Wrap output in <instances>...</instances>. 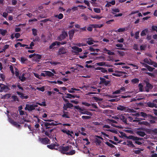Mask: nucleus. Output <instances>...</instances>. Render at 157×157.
<instances>
[{
	"label": "nucleus",
	"instance_id": "obj_1",
	"mask_svg": "<svg viewBox=\"0 0 157 157\" xmlns=\"http://www.w3.org/2000/svg\"><path fill=\"white\" fill-rule=\"evenodd\" d=\"M43 72L44 73H41L40 75L36 73H34V74L35 77L40 79H41V76H43L44 77H45L46 76L52 77L54 76V74L50 71H44Z\"/></svg>",
	"mask_w": 157,
	"mask_h": 157
},
{
	"label": "nucleus",
	"instance_id": "obj_2",
	"mask_svg": "<svg viewBox=\"0 0 157 157\" xmlns=\"http://www.w3.org/2000/svg\"><path fill=\"white\" fill-rule=\"evenodd\" d=\"M117 109L118 110L123 111L125 112L133 113L134 111L133 109H130L128 107L123 106L121 105H118L117 107Z\"/></svg>",
	"mask_w": 157,
	"mask_h": 157
},
{
	"label": "nucleus",
	"instance_id": "obj_3",
	"mask_svg": "<svg viewBox=\"0 0 157 157\" xmlns=\"http://www.w3.org/2000/svg\"><path fill=\"white\" fill-rule=\"evenodd\" d=\"M71 147V146L69 145L66 147L61 146L59 147L58 146L56 148V150H58L63 154H65L66 155V153L67 152V151L69 150Z\"/></svg>",
	"mask_w": 157,
	"mask_h": 157
},
{
	"label": "nucleus",
	"instance_id": "obj_4",
	"mask_svg": "<svg viewBox=\"0 0 157 157\" xmlns=\"http://www.w3.org/2000/svg\"><path fill=\"white\" fill-rule=\"evenodd\" d=\"M10 86L9 85H6L4 84L0 83V92H2L3 91L6 92L10 90V89L9 87Z\"/></svg>",
	"mask_w": 157,
	"mask_h": 157
},
{
	"label": "nucleus",
	"instance_id": "obj_5",
	"mask_svg": "<svg viewBox=\"0 0 157 157\" xmlns=\"http://www.w3.org/2000/svg\"><path fill=\"white\" fill-rule=\"evenodd\" d=\"M140 115L145 118H148L149 119L155 120L156 118V117H154L152 116L150 114H147L145 113H144L143 112H141L140 113Z\"/></svg>",
	"mask_w": 157,
	"mask_h": 157
},
{
	"label": "nucleus",
	"instance_id": "obj_6",
	"mask_svg": "<svg viewBox=\"0 0 157 157\" xmlns=\"http://www.w3.org/2000/svg\"><path fill=\"white\" fill-rule=\"evenodd\" d=\"M39 140L41 143L45 145L49 144L51 142L50 140L47 137L44 138H41L40 137L39 138Z\"/></svg>",
	"mask_w": 157,
	"mask_h": 157
},
{
	"label": "nucleus",
	"instance_id": "obj_7",
	"mask_svg": "<svg viewBox=\"0 0 157 157\" xmlns=\"http://www.w3.org/2000/svg\"><path fill=\"white\" fill-rule=\"evenodd\" d=\"M124 115H126V114L124 113L119 115L118 117L116 118L117 119H120L121 120L124 124H127V117L124 116Z\"/></svg>",
	"mask_w": 157,
	"mask_h": 157
},
{
	"label": "nucleus",
	"instance_id": "obj_8",
	"mask_svg": "<svg viewBox=\"0 0 157 157\" xmlns=\"http://www.w3.org/2000/svg\"><path fill=\"white\" fill-rule=\"evenodd\" d=\"M68 34L65 32H63L58 37V40L59 41H61L64 40L67 36Z\"/></svg>",
	"mask_w": 157,
	"mask_h": 157
},
{
	"label": "nucleus",
	"instance_id": "obj_9",
	"mask_svg": "<svg viewBox=\"0 0 157 157\" xmlns=\"http://www.w3.org/2000/svg\"><path fill=\"white\" fill-rule=\"evenodd\" d=\"M146 83V86L145 87V90L147 92H148L150 90H151L153 88V86L148 82H147Z\"/></svg>",
	"mask_w": 157,
	"mask_h": 157
},
{
	"label": "nucleus",
	"instance_id": "obj_10",
	"mask_svg": "<svg viewBox=\"0 0 157 157\" xmlns=\"http://www.w3.org/2000/svg\"><path fill=\"white\" fill-rule=\"evenodd\" d=\"M35 108H34L33 107V105H29L26 104L25 107V109L26 110H28L29 111H31L32 110H34Z\"/></svg>",
	"mask_w": 157,
	"mask_h": 157
},
{
	"label": "nucleus",
	"instance_id": "obj_11",
	"mask_svg": "<svg viewBox=\"0 0 157 157\" xmlns=\"http://www.w3.org/2000/svg\"><path fill=\"white\" fill-rule=\"evenodd\" d=\"M67 52V50L65 48L62 47L59 49L58 54L61 55V54H65Z\"/></svg>",
	"mask_w": 157,
	"mask_h": 157
},
{
	"label": "nucleus",
	"instance_id": "obj_12",
	"mask_svg": "<svg viewBox=\"0 0 157 157\" xmlns=\"http://www.w3.org/2000/svg\"><path fill=\"white\" fill-rule=\"evenodd\" d=\"M74 108L75 109L78 110L79 112L81 114H83V113H85L86 111L84 108H81L79 106H75Z\"/></svg>",
	"mask_w": 157,
	"mask_h": 157
},
{
	"label": "nucleus",
	"instance_id": "obj_13",
	"mask_svg": "<svg viewBox=\"0 0 157 157\" xmlns=\"http://www.w3.org/2000/svg\"><path fill=\"white\" fill-rule=\"evenodd\" d=\"M72 49L75 51V52L76 53L81 52L82 51V49L81 48H79L75 46L72 47Z\"/></svg>",
	"mask_w": 157,
	"mask_h": 157
},
{
	"label": "nucleus",
	"instance_id": "obj_14",
	"mask_svg": "<svg viewBox=\"0 0 157 157\" xmlns=\"http://www.w3.org/2000/svg\"><path fill=\"white\" fill-rule=\"evenodd\" d=\"M59 146L58 144H52L50 145H47V147L51 149H56V148L55 147L57 146V147Z\"/></svg>",
	"mask_w": 157,
	"mask_h": 157
},
{
	"label": "nucleus",
	"instance_id": "obj_15",
	"mask_svg": "<svg viewBox=\"0 0 157 157\" xmlns=\"http://www.w3.org/2000/svg\"><path fill=\"white\" fill-rule=\"evenodd\" d=\"M115 72L117 73V74L116 73H113L112 75L114 76H117V77H120L122 76V75L120 74H125V73L124 72L119 71H115Z\"/></svg>",
	"mask_w": 157,
	"mask_h": 157
},
{
	"label": "nucleus",
	"instance_id": "obj_16",
	"mask_svg": "<svg viewBox=\"0 0 157 157\" xmlns=\"http://www.w3.org/2000/svg\"><path fill=\"white\" fill-rule=\"evenodd\" d=\"M156 104L154 103L153 102H148L146 103V106L148 107L151 108H153L155 107Z\"/></svg>",
	"mask_w": 157,
	"mask_h": 157
},
{
	"label": "nucleus",
	"instance_id": "obj_17",
	"mask_svg": "<svg viewBox=\"0 0 157 157\" xmlns=\"http://www.w3.org/2000/svg\"><path fill=\"white\" fill-rule=\"evenodd\" d=\"M138 125H144L147 126H150V124L149 123L146 121H141L140 120L139 122L138 123Z\"/></svg>",
	"mask_w": 157,
	"mask_h": 157
},
{
	"label": "nucleus",
	"instance_id": "obj_18",
	"mask_svg": "<svg viewBox=\"0 0 157 157\" xmlns=\"http://www.w3.org/2000/svg\"><path fill=\"white\" fill-rule=\"evenodd\" d=\"M136 133L138 136L142 137H144L146 135L144 132L140 131H137Z\"/></svg>",
	"mask_w": 157,
	"mask_h": 157
},
{
	"label": "nucleus",
	"instance_id": "obj_19",
	"mask_svg": "<svg viewBox=\"0 0 157 157\" xmlns=\"http://www.w3.org/2000/svg\"><path fill=\"white\" fill-rule=\"evenodd\" d=\"M103 51L104 52L105 51L107 52V54L110 56L114 55L115 54L114 52H111L110 50L107 49L106 48H104L103 49Z\"/></svg>",
	"mask_w": 157,
	"mask_h": 157
},
{
	"label": "nucleus",
	"instance_id": "obj_20",
	"mask_svg": "<svg viewBox=\"0 0 157 157\" xmlns=\"http://www.w3.org/2000/svg\"><path fill=\"white\" fill-rule=\"evenodd\" d=\"M143 61L144 63H146L148 64L152 65V63H151V62H152V61H151L150 59H148L147 58H145L144 59Z\"/></svg>",
	"mask_w": 157,
	"mask_h": 157
},
{
	"label": "nucleus",
	"instance_id": "obj_21",
	"mask_svg": "<svg viewBox=\"0 0 157 157\" xmlns=\"http://www.w3.org/2000/svg\"><path fill=\"white\" fill-rule=\"evenodd\" d=\"M127 146H130V147H132V148L135 147V146L133 144L132 142V141L130 140H127Z\"/></svg>",
	"mask_w": 157,
	"mask_h": 157
},
{
	"label": "nucleus",
	"instance_id": "obj_22",
	"mask_svg": "<svg viewBox=\"0 0 157 157\" xmlns=\"http://www.w3.org/2000/svg\"><path fill=\"white\" fill-rule=\"evenodd\" d=\"M61 131L62 132L68 135L69 136L71 137L72 136V135L70 133V131L69 130H67L64 129H63L61 130Z\"/></svg>",
	"mask_w": 157,
	"mask_h": 157
},
{
	"label": "nucleus",
	"instance_id": "obj_23",
	"mask_svg": "<svg viewBox=\"0 0 157 157\" xmlns=\"http://www.w3.org/2000/svg\"><path fill=\"white\" fill-rule=\"evenodd\" d=\"M148 29H145L143 30L140 33V35L141 36H144L146 35V33L148 32Z\"/></svg>",
	"mask_w": 157,
	"mask_h": 157
},
{
	"label": "nucleus",
	"instance_id": "obj_24",
	"mask_svg": "<svg viewBox=\"0 0 157 157\" xmlns=\"http://www.w3.org/2000/svg\"><path fill=\"white\" fill-rule=\"evenodd\" d=\"M91 25L92 26V27L94 28H100L103 26V25L102 24H92V25Z\"/></svg>",
	"mask_w": 157,
	"mask_h": 157
},
{
	"label": "nucleus",
	"instance_id": "obj_25",
	"mask_svg": "<svg viewBox=\"0 0 157 157\" xmlns=\"http://www.w3.org/2000/svg\"><path fill=\"white\" fill-rule=\"evenodd\" d=\"M132 138V140H143V138H142L138 137H137L135 136H132V137H131Z\"/></svg>",
	"mask_w": 157,
	"mask_h": 157
},
{
	"label": "nucleus",
	"instance_id": "obj_26",
	"mask_svg": "<svg viewBox=\"0 0 157 157\" xmlns=\"http://www.w3.org/2000/svg\"><path fill=\"white\" fill-rule=\"evenodd\" d=\"M121 133L122 135L123 136L125 137L127 139L132 140V138H131V137H132V135H130L128 136H127L125 133H124L123 132H121Z\"/></svg>",
	"mask_w": 157,
	"mask_h": 157
},
{
	"label": "nucleus",
	"instance_id": "obj_27",
	"mask_svg": "<svg viewBox=\"0 0 157 157\" xmlns=\"http://www.w3.org/2000/svg\"><path fill=\"white\" fill-rule=\"evenodd\" d=\"M55 17L58 18L59 19H62L63 17V14L60 13L58 15H56L54 16Z\"/></svg>",
	"mask_w": 157,
	"mask_h": 157
},
{
	"label": "nucleus",
	"instance_id": "obj_28",
	"mask_svg": "<svg viewBox=\"0 0 157 157\" xmlns=\"http://www.w3.org/2000/svg\"><path fill=\"white\" fill-rule=\"evenodd\" d=\"M112 13L113 14H115V13L114 12L118 13L120 11V10L118 8H113L112 9Z\"/></svg>",
	"mask_w": 157,
	"mask_h": 157
},
{
	"label": "nucleus",
	"instance_id": "obj_29",
	"mask_svg": "<svg viewBox=\"0 0 157 157\" xmlns=\"http://www.w3.org/2000/svg\"><path fill=\"white\" fill-rule=\"evenodd\" d=\"M63 112L64 114H63L62 116L63 117H65L66 118H70V117L69 116V115H67V113H68L67 112H65L64 111H63Z\"/></svg>",
	"mask_w": 157,
	"mask_h": 157
},
{
	"label": "nucleus",
	"instance_id": "obj_30",
	"mask_svg": "<svg viewBox=\"0 0 157 157\" xmlns=\"http://www.w3.org/2000/svg\"><path fill=\"white\" fill-rule=\"evenodd\" d=\"M83 148L84 149V150L83 151V152L85 154L89 153V151L87 147H86L85 145H84Z\"/></svg>",
	"mask_w": 157,
	"mask_h": 157
},
{
	"label": "nucleus",
	"instance_id": "obj_31",
	"mask_svg": "<svg viewBox=\"0 0 157 157\" xmlns=\"http://www.w3.org/2000/svg\"><path fill=\"white\" fill-rule=\"evenodd\" d=\"M75 150H72L71 151L69 152H67L66 153V155H72L75 154Z\"/></svg>",
	"mask_w": 157,
	"mask_h": 157
},
{
	"label": "nucleus",
	"instance_id": "obj_32",
	"mask_svg": "<svg viewBox=\"0 0 157 157\" xmlns=\"http://www.w3.org/2000/svg\"><path fill=\"white\" fill-rule=\"evenodd\" d=\"M91 17L92 18L97 19L98 20H99V19H101V18H102V17L99 16L98 15H96L95 16H93L92 15L91 16Z\"/></svg>",
	"mask_w": 157,
	"mask_h": 157
},
{
	"label": "nucleus",
	"instance_id": "obj_33",
	"mask_svg": "<svg viewBox=\"0 0 157 157\" xmlns=\"http://www.w3.org/2000/svg\"><path fill=\"white\" fill-rule=\"evenodd\" d=\"M146 68H147V70H148L149 71L152 72V71L154 69H155L154 68L150 66H149V65H147V66Z\"/></svg>",
	"mask_w": 157,
	"mask_h": 157
},
{
	"label": "nucleus",
	"instance_id": "obj_34",
	"mask_svg": "<svg viewBox=\"0 0 157 157\" xmlns=\"http://www.w3.org/2000/svg\"><path fill=\"white\" fill-rule=\"evenodd\" d=\"M125 31V28H120L118 30L115 31L116 32H122Z\"/></svg>",
	"mask_w": 157,
	"mask_h": 157
},
{
	"label": "nucleus",
	"instance_id": "obj_35",
	"mask_svg": "<svg viewBox=\"0 0 157 157\" xmlns=\"http://www.w3.org/2000/svg\"><path fill=\"white\" fill-rule=\"evenodd\" d=\"M19 78L22 82H23L25 80V78L24 77V74H23L21 77L20 76H19Z\"/></svg>",
	"mask_w": 157,
	"mask_h": 157
},
{
	"label": "nucleus",
	"instance_id": "obj_36",
	"mask_svg": "<svg viewBox=\"0 0 157 157\" xmlns=\"http://www.w3.org/2000/svg\"><path fill=\"white\" fill-rule=\"evenodd\" d=\"M143 151V149H140V150H134L133 151L135 154L139 155L140 154L141 151Z\"/></svg>",
	"mask_w": 157,
	"mask_h": 157
},
{
	"label": "nucleus",
	"instance_id": "obj_37",
	"mask_svg": "<svg viewBox=\"0 0 157 157\" xmlns=\"http://www.w3.org/2000/svg\"><path fill=\"white\" fill-rule=\"evenodd\" d=\"M95 141L97 145H100L101 143V140L97 138H95Z\"/></svg>",
	"mask_w": 157,
	"mask_h": 157
},
{
	"label": "nucleus",
	"instance_id": "obj_38",
	"mask_svg": "<svg viewBox=\"0 0 157 157\" xmlns=\"http://www.w3.org/2000/svg\"><path fill=\"white\" fill-rule=\"evenodd\" d=\"M36 104H38V105L40 106H45L46 105V102L45 101L42 102V103H40L39 102H36Z\"/></svg>",
	"mask_w": 157,
	"mask_h": 157
},
{
	"label": "nucleus",
	"instance_id": "obj_39",
	"mask_svg": "<svg viewBox=\"0 0 157 157\" xmlns=\"http://www.w3.org/2000/svg\"><path fill=\"white\" fill-rule=\"evenodd\" d=\"M41 122L42 123H43V124H41V125L42 126H43V124H44V126L45 127V129H48L50 128H51V126H49L48 125H47V126H46L45 125V124H46V122H44L43 121H41Z\"/></svg>",
	"mask_w": 157,
	"mask_h": 157
},
{
	"label": "nucleus",
	"instance_id": "obj_40",
	"mask_svg": "<svg viewBox=\"0 0 157 157\" xmlns=\"http://www.w3.org/2000/svg\"><path fill=\"white\" fill-rule=\"evenodd\" d=\"M67 96L66 97V98H75V97H74V95H72L71 94L68 93L67 94Z\"/></svg>",
	"mask_w": 157,
	"mask_h": 157
},
{
	"label": "nucleus",
	"instance_id": "obj_41",
	"mask_svg": "<svg viewBox=\"0 0 157 157\" xmlns=\"http://www.w3.org/2000/svg\"><path fill=\"white\" fill-rule=\"evenodd\" d=\"M41 37L44 43H46L47 42L46 36L44 34H42L41 35Z\"/></svg>",
	"mask_w": 157,
	"mask_h": 157
},
{
	"label": "nucleus",
	"instance_id": "obj_42",
	"mask_svg": "<svg viewBox=\"0 0 157 157\" xmlns=\"http://www.w3.org/2000/svg\"><path fill=\"white\" fill-rule=\"evenodd\" d=\"M105 63L104 62H101L97 63H96V64L99 66H105Z\"/></svg>",
	"mask_w": 157,
	"mask_h": 157
},
{
	"label": "nucleus",
	"instance_id": "obj_43",
	"mask_svg": "<svg viewBox=\"0 0 157 157\" xmlns=\"http://www.w3.org/2000/svg\"><path fill=\"white\" fill-rule=\"evenodd\" d=\"M105 130L108 131L110 132H113V133H116V134L117 133V130L114 129H106V130Z\"/></svg>",
	"mask_w": 157,
	"mask_h": 157
},
{
	"label": "nucleus",
	"instance_id": "obj_44",
	"mask_svg": "<svg viewBox=\"0 0 157 157\" xmlns=\"http://www.w3.org/2000/svg\"><path fill=\"white\" fill-rule=\"evenodd\" d=\"M16 93L18 95H20V98L22 99H23L24 97V94L23 93H21L19 91H17Z\"/></svg>",
	"mask_w": 157,
	"mask_h": 157
},
{
	"label": "nucleus",
	"instance_id": "obj_45",
	"mask_svg": "<svg viewBox=\"0 0 157 157\" xmlns=\"http://www.w3.org/2000/svg\"><path fill=\"white\" fill-rule=\"evenodd\" d=\"M94 11L97 13H99L101 12V10L99 8H94Z\"/></svg>",
	"mask_w": 157,
	"mask_h": 157
},
{
	"label": "nucleus",
	"instance_id": "obj_46",
	"mask_svg": "<svg viewBox=\"0 0 157 157\" xmlns=\"http://www.w3.org/2000/svg\"><path fill=\"white\" fill-rule=\"evenodd\" d=\"M33 35L35 36L37 35V30L36 29H32Z\"/></svg>",
	"mask_w": 157,
	"mask_h": 157
},
{
	"label": "nucleus",
	"instance_id": "obj_47",
	"mask_svg": "<svg viewBox=\"0 0 157 157\" xmlns=\"http://www.w3.org/2000/svg\"><path fill=\"white\" fill-rule=\"evenodd\" d=\"M139 82V80L136 78L133 79L132 80V83L134 84H136L137 83H138Z\"/></svg>",
	"mask_w": 157,
	"mask_h": 157
},
{
	"label": "nucleus",
	"instance_id": "obj_48",
	"mask_svg": "<svg viewBox=\"0 0 157 157\" xmlns=\"http://www.w3.org/2000/svg\"><path fill=\"white\" fill-rule=\"evenodd\" d=\"M139 33L140 32L138 31L136 32L135 34V37L136 39H138L139 37Z\"/></svg>",
	"mask_w": 157,
	"mask_h": 157
},
{
	"label": "nucleus",
	"instance_id": "obj_49",
	"mask_svg": "<svg viewBox=\"0 0 157 157\" xmlns=\"http://www.w3.org/2000/svg\"><path fill=\"white\" fill-rule=\"evenodd\" d=\"M27 59L26 58H25L23 57H21V63H25V62L27 60Z\"/></svg>",
	"mask_w": 157,
	"mask_h": 157
},
{
	"label": "nucleus",
	"instance_id": "obj_50",
	"mask_svg": "<svg viewBox=\"0 0 157 157\" xmlns=\"http://www.w3.org/2000/svg\"><path fill=\"white\" fill-rule=\"evenodd\" d=\"M7 10L9 13H10L12 12L13 11V9L12 7H8L7 8Z\"/></svg>",
	"mask_w": 157,
	"mask_h": 157
},
{
	"label": "nucleus",
	"instance_id": "obj_51",
	"mask_svg": "<svg viewBox=\"0 0 157 157\" xmlns=\"http://www.w3.org/2000/svg\"><path fill=\"white\" fill-rule=\"evenodd\" d=\"M105 143L106 145H107L109 147L111 148H114L115 147V146L114 145H113V144L109 143V142H106Z\"/></svg>",
	"mask_w": 157,
	"mask_h": 157
},
{
	"label": "nucleus",
	"instance_id": "obj_52",
	"mask_svg": "<svg viewBox=\"0 0 157 157\" xmlns=\"http://www.w3.org/2000/svg\"><path fill=\"white\" fill-rule=\"evenodd\" d=\"M78 10V9L77 7L74 6V7H73L71 9H68L67 11H71V10H72L73 11H74L76 10Z\"/></svg>",
	"mask_w": 157,
	"mask_h": 157
},
{
	"label": "nucleus",
	"instance_id": "obj_53",
	"mask_svg": "<svg viewBox=\"0 0 157 157\" xmlns=\"http://www.w3.org/2000/svg\"><path fill=\"white\" fill-rule=\"evenodd\" d=\"M57 124H55V123H54L53 122H52L51 123L46 122V123L45 124V125L46 126H47V125H48L49 126H52V125H53V126L56 125Z\"/></svg>",
	"mask_w": 157,
	"mask_h": 157
},
{
	"label": "nucleus",
	"instance_id": "obj_54",
	"mask_svg": "<svg viewBox=\"0 0 157 157\" xmlns=\"http://www.w3.org/2000/svg\"><path fill=\"white\" fill-rule=\"evenodd\" d=\"M90 91H96L97 88L94 86H91L90 87Z\"/></svg>",
	"mask_w": 157,
	"mask_h": 157
},
{
	"label": "nucleus",
	"instance_id": "obj_55",
	"mask_svg": "<svg viewBox=\"0 0 157 157\" xmlns=\"http://www.w3.org/2000/svg\"><path fill=\"white\" fill-rule=\"evenodd\" d=\"M100 84L104 83L106 80L104 78L102 77H100Z\"/></svg>",
	"mask_w": 157,
	"mask_h": 157
},
{
	"label": "nucleus",
	"instance_id": "obj_56",
	"mask_svg": "<svg viewBox=\"0 0 157 157\" xmlns=\"http://www.w3.org/2000/svg\"><path fill=\"white\" fill-rule=\"evenodd\" d=\"M138 86L139 88L140 91L142 92L143 91V86L141 83H140L138 85Z\"/></svg>",
	"mask_w": 157,
	"mask_h": 157
},
{
	"label": "nucleus",
	"instance_id": "obj_57",
	"mask_svg": "<svg viewBox=\"0 0 157 157\" xmlns=\"http://www.w3.org/2000/svg\"><path fill=\"white\" fill-rule=\"evenodd\" d=\"M12 98L14 100V101H18L19 100L17 97L16 95H13L12 96Z\"/></svg>",
	"mask_w": 157,
	"mask_h": 157
},
{
	"label": "nucleus",
	"instance_id": "obj_58",
	"mask_svg": "<svg viewBox=\"0 0 157 157\" xmlns=\"http://www.w3.org/2000/svg\"><path fill=\"white\" fill-rule=\"evenodd\" d=\"M117 52L118 54L119 55V56H123L125 54V53L123 51H117Z\"/></svg>",
	"mask_w": 157,
	"mask_h": 157
},
{
	"label": "nucleus",
	"instance_id": "obj_59",
	"mask_svg": "<svg viewBox=\"0 0 157 157\" xmlns=\"http://www.w3.org/2000/svg\"><path fill=\"white\" fill-rule=\"evenodd\" d=\"M110 81L106 80L104 84L106 86H109L110 85Z\"/></svg>",
	"mask_w": 157,
	"mask_h": 157
},
{
	"label": "nucleus",
	"instance_id": "obj_60",
	"mask_svg": "<svg viewBox=\"0 0 157 157\" xmlns=\"http://www.w3.org/2000/svg\"><path fill=\"white\" fill-rule=\"evenodd\" d=\"M55 45H56V44L54 42L49 46V48L50 49H52L53 48V47H54Z\"/></svg>",
	"mask_w": 157,
	"mask_h": 157
},
{
	"label": "nucleus",
	"instance_id": "obj_61",
	"mask_svg": "<svg viewBox=\"0 0 157 157\" xmlns=\"http://www.w3.org/2000/svg\"><path fill=\"white\" fill-rule=\"evenodd\" d=\"M40 37L38 36H36L35 39H33V41H38L40 42Z\"/></svg>",
	"mask_w": 157,
	"mask_h": 157
},
{
	"label": "nucleus",
	"instance_id": "obj_62",
	"mask_svg": "<svg viewBox=\"0 0 157 157\" xmlns=\"http://www.w3.org/2000/svg\"><path fill=\"white\" fill-rule=\"evenodd\" d=\"M133 49L136 51L138 50V45L136 44H134L133 46Z\"/></svg>",
	"mask_w": 157,
	"mask_h": 157
},
{
	"label": "nucleus",
	"instance_id": "obj_63",
	"mask_svg": "<svg viewBox=\"0 0 157 157\" xmlns=\"http://www.w3.org/2000/svg\"><path fill=\"white\" fill-rule=\"evenodd\" d=\"M75 33V31L74 30L72 29L69 32V35L73 36Z\"/></svg>",
	"mask_w": 157,
	"mask_h": 157
},
{
	"label": "nucleus",
	"instance_id": "obj_64",
	"mask_svg": "<svg viewBox=\"0 0 157 157\" xmlns=\"http://www.w3.org/2000/svg\"><path fill=\"white\" fill-rule=\"evenodd\" d=\"M7 31L6 30H3L1 31V34L3 36H4L6 33Z\"/></svg>",
	"mask_w": 157,
	"mask_h": 157
}]
</instances>
